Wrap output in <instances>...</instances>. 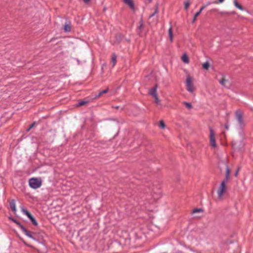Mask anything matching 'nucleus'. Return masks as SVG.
<instances>
[{"label":"nucleus","instance_id":"nucleus-1","mask_svg":"<svg viewBox=\"0 0 253 253\" xmlns=\"http://www.w3.org/2000/svg\"><path fill=\"white\" fill-rule=\"evenodd\" d=\"M186 89L190 93H193L195 88L192 83V78L188 75L186 79Z\"/></svg>","mask_w":253,"mask_h":253},{"label":"nucleus","instance_id":"nucleus-2","mask_svg":"<svg viewBox=\"0 0 253 253\" xmlns=\"http://www.w3.org/2000/svg\"><path fill=\"white\" fill-rule=\"evenodd\" d=\"M29 184L32 188L37 189L41 186L42 182L40 179L36 178H32L29 180Z\"/></svg>","mask_w":253,"mask_h":253},{"label":"nucleus","instance_id":"nucleus-3","mask_svg":"<svg viewBox=\"0 0 253 253\" xmlns=\"http://www.w3.org/2000/svg\"><path fill=\"white\" fill-rule=\"evenodd\" d=\"M210 142L212 148H215L216 147L214 132L211 127L210 128Z\"/></svg>","mask_w":253,"mask_h":253},{"label":"nucleus","instance_id":"nucleus-4","mask_svg":"<svg viewBox=\"0 0 253 253\" xmlns=\"http://www.w3.org/2000/svg\"><path fill=\"white\" fill-rule=\"evenodd\" d=\"M226 191V185L224 184V182H221L217 191V195L219 199H221L223 195Z\"/></svg>","mask_w":253,"mask_h":253},{"label":"nucleus","instance_id":"nucleus-5","mask_svg":"<svg viewBox=\"0 0 253 253\" xmlns=\"http://www.w3.org/2000/svg\"><path fill=\"white\" fill-rule=\"evenodd\" d=\"M211 2H208L206 4L203 5V6H202L201 7V8L200 9L199 11H198L197 12H196L194 16V18H193V20L192 21V23H194L195 22V21L197 19V18L198 16L200 15V14H201V13L202 12V11L209 5L211 4Z\"/></svg>","mask_w":253,"mask_h":253},{"label":"nucleus","instance_id":"nucleus-6","mask_svg":"<svg viewBox=\"0 0 253 253\" xmlns=\"http://www.w3.org/2000/svg\"><path fill=\"white\" fill-rule=\"evenodd\" d=\"M236 119L240 125L243 124V114L241 111L237 110L236 112Z\"/></svg>","mask_w":253,"mask_h":253},{"label":"nucleus","instance_id":"nucleus-7","mask_svg":"<svg viewBox=\"0 0 253 253\" xmlns=\"http://www.w3.org/2000/svg\"><path fill=\"white\" fill-rule=\"evenodd\" d=\"M219 83L224 87L229 88L230 87V84L229 82L224 79H222L219 81Z\"/></svg>","mask_w":253,"mask_h":253},{"label":"nucleus","instance_id":"nucleus-8","mask_svg":"<svg viewBox=\"0 0 253 253\" xmlns=\"http://www.w3.org/2000/svg\"><path fill=\"white\" fill-rule=\"evenodd\" d=\"M157 85H155L154 87L151 88L149 89V93L150 95H151L153 97H156V95H157Z\"/></svg>","mask_w":253,"mask_h":253},{"label":"nucleus","instance_id":"nucleus-9","mask_svg":"<svg viewBox=\"0 0 253 253\" xmlns=\"http://www.w3.org/2000/svg\"><path fill=\"white\" fill-rule=\"evenodd\" d=\"M124 2L127 5L130 9L134 10V5L133 1V0H123Z\"/></svg>","mask_w":253,"mask_h":253},{"label":"nucleus","instance_id":"nucleus-10","mask_svg":"<svg viewBox=\"0 0 253 253\" xmlns=\"http://www.w3.org/2000/svg\"><path fill=\"white\" fill-rule=\"evenodd\" d=\"M21 229L22 231L28 237L33 239V236L31 234V232L29 231L28 230H27L24 226H21Z\"/></svg>","mask_w":253,"mask_h":253},{"label":"nucleus","instance_id":"nucleus-11","mask_svg":"<svg viewBox=\"0 0 253 253\" xmlns=\"http://www.w3.org/2000/svg\"><path fill=\"white\" fill-rule=\"evenodd\" d=\"M64 30L65 32H69L71 31V22L69 21H67L65 23L64 26Z\"/></svg>","mask_w":253,"mask_h":253},{"label":"nucleus","instance_id":"nucleus-12","mask_svg":"<svg viewBox=\"0 0 253 253\" xmlns=\"http://www.w3.org/2000/svg\"><path fill=\"white\" fill-rule=\"evenodd\" d=\"M108 90H109L108 88H107L106 89H104L103 90L99 91L98 94H95L93 96V99H97V98L100 97L103 94H105V93H107L108 91Z\"/></svg>","mask_w":253,"mask_h":253},{"label":"nucleus","instance_id":"nucleus-13","mask_svg":"<svg viewBox=\"0 0 253 253\" xmlns=\"http://www.w3.org/2000/svg\"><path fill=\"white\" fill-rule=\"evenodd\" d=\"M9 206L11 210L13 211L14 212H15L16 211V205H15V201L14 200H12L9 203Z\"/></svg>","mask_w":253,"mask_h":253},{"label":"nucleus","instance_id":"nucleus-14","mask_svg":"<svg viewBox=\"0 0 253 253\" xmlns=\"http://www.w3.org/2000/svg\"><path fill=\"white\" fill-rule=\"evenodd\" d=\"M168 36L169 39L171 42H173V35L172 33V27H170L168 30Z\"/></svg>","mask_w":253,"mask_h":253},{"label":"nucleus","instance_id":"nucleus-15","mask_svg":"<svg viewBox=\"0 0 253 253\" xmlns=\"http://www.w3.org/2000/svg\"><path fill=\"white\" fill-rule=\"evenodd\" d=\"M22 212L25 215L27 216L29 218H30L31 216H32V214L29 212L26 209L24 208H22Z\"/></svg>","mask_w":253,"mask_h":253},{"label":"nucleus","instance_id":"nucleus-16","mask_svg":"<svg viewBox=\"0 0 253 253\" xmlns=\"http://www.w3.org/2000/svg\"><path fill=\"white\" fill-rule=\"evenodd\" d=\"M181 60L184 63H188L189 62V57L185 53L181 57Z\"/></svg>","mask_w":253,"mask_h":253},{"label":"nucleus","instance_id":"nucleus-17","mask_svg":"<svg viewBox=\"0 0 253 253\" xmlns=\"http://www.w3.org/2000/svg\"><path fill=\"white\" fill-rule=\"evenodd\" d=\"M234 5L238 9H239L241 10H243V7L238 2V1L236 0H234Z\"/></svg>","mask_w":253,"mask_h":253},{"label":"nucleus","instance_id":"nucleus-18","mask_svg":"<svg viewBox=\"0 0 253 253\" xmlns=\"http://www.w3.org/2000/svg\"><path fill=\"white\" fill-rule=\"evenodd\" d=\"M183 104L189 109H191L192 108V105L191 103L184 101L183 102Z\"/></svg>","mask_w":253,"mask_h":253},{"label":"nucleus","instance_id":"nucleus-19","mask_svg":"<svg viewBox=\"0 0 253 253\" xmlns=\"http://www.w3.org/2000/svg\"><path fill=\"white\" fill-rule=\"evenodd\" d=\"M29 219H30V220L32 222L33 224H34L35 226H37L38 225V222H37V220H36V219L33 216H31L30 217V218H29Z\"/></svg>","mask_w":253,"mask_h":253},{"label":"nucleus","instance_id":"nucleus-20","mask_svg":"<svg viewBox=\"0 0 253 253\" xmlns=\"http://www.w3.org/2000/svg\"><path fill=\"white\" fill-rule=\"evenodd\" d=\"M158 12V5H156L155 6V9L154 12L153 13H152V14H151L150 15L149 17L151 18V17H153Z\"/></svg>","mask_w":253,"mask_h":253},{"label":"nucleus","instance_id":"nucleus-21","mask_svg":"<svg viewBox=\"0 0 253 253\" xmlns=\"http://www.w3.org/2000/svg\"><path fill=\"white\" fill-rule=\"evenodd\" d=\"M203 212V210L202 209L199 208V209H195L192 211V213H195L197 212Z\"/></svg>","mask_w":253,"mask_h":253},{"label":"nucleus","instance_id":"nucleus-22","mask_svg":"<svg viewBox=\"0 0 253 253\" xmlns=\"http://www.w3.org/2000/svg\"><path fill=\"white\" fill-rule=\"evenodd\" d=\"M88 102V101H84V100H82V101H80L78 104H77V106H81L85 104H86Z\"/></svg>","mask_w":253,"mask_h":253},{"label":"nucleus","instance_id":"nucleus-23","mask_svg":"<svg viewBox=\"0 0 253 253\" xmlns=\"http://www.w3.org/2000/svg\"><path fill=\"white\" fill-rule=\"evenodd\" d=\"M155 99V102L156 103L157 105H160V100L159 99L158 95H156V97H154Z\"/></svg>","mask_w":253,"mask_h":253},{"label":"nucleus","instance_id":"nucleus-24","mask_svg":"<svg viewBox=\"0 0 253 253\" xmlns=\"http://www.w3.org/2000/svg\"><path fill=\"white\" fill-rule=\"evenodd\" d=\"M116 58H117V57L114 54H112L111 60H112V62H113L114 63H115L117 62Z\"/></svg>","mask_w":253,"mask_h":253},{"label":"nucleus","instance_id":"nucleus-25","mask_svg":"<svg viewBox=\"0 0 253 253\" xmlns=\"http://www.w3.org/2000/svg\"><path fill=\"white\" fill-rule=\"evenodd\" d=\"M190 6V2L189 1H187L186 2H185L184 3V7H185V9H188V8H189Z\"/></svg>","mask_w":253,"mask_h":253},{"label":"nucleus","instance_id":"nucleus-26","mask_svg":"<svg viewBox=\"0 0 253 253\" xmlns=\"http://www.w3.org/2000/svg\"><path fill=\"white\" fill-rule=\"evenodd\" d=\"M160 127H161V128H164L165 127V123L163 121H161L160 122Z\"/></svg>","mask_w":253,"mask_h":253},{"label":"nucleus","instance_id":"nucleus-27","mask_svg":"<svg viewBox=\"0 0 253 253\" xmlns=\"http://www.w3.org/2000/svg\"><path fill=\"white\" fill-rule=\"evenodd\" d=\"M229 179V176L228 175H225V177L223 180L222 181V182H224V184L226 185V183L228 181Z\"/></svg>","mask_w":253,"mask_h":253},{"label":"nucleus","instance_id":"nucleus-28","mask_svg":"<svg viewBox=\"0 0 253 253\" xmlns=\"http://www.w3.org/2000/svg\"><path fill=\"white\" fill-rule=\"evenodd\" d=\"M210 64H203V68L208 70L210 68Z\"/></svg>","mask_w":253,"mask_h":253},{"label":"nucleus","instance_id":"nucleus-29","mask_svg":"<svg viewBox=\"0 0 253 253\" xmlns=\"http://www.w3.org/2000/svg\"><path fill=\"white\" fill-rule=\"evenodd\" d=\"M224 0H217V1H214L212 3L214 4H218L223 2Z\"/></svg>","mask_w":253,"mask_h":253},{"label":"nucleus","instance_id":"nucleus-30","mask_svg":"<svg viewBox=\"0 0 253 253\" xmlns=\"http://www.w3.org/2000/svg\"><path fill=\"white\" fill-rule=\"evenodd\" d=\"M228 175V176H229V175H230V169L228 167H227L226 169V175Z\"/></svg>","mask_w":253,"mask_h":253},{"label":"nucleus","instance_id":"nucleus-31","mask_svg":"<svg viewBox=\"0 0 253 253\" xmlns=\"http://www.w3.org/2000/svg\"><path fill=\"white\" fill-rule=\"evenodd\" d=\"M35 122H33L32 125H31V126H30V127L27 129V131H29L33 127H34V126H35Z\"/></svg>","mask_w":253,"mask_h":253},{"label":"nucleus","instance_id":"nucleus-32","mask_svg":"<svg viewBox=\"0 0 253 253\" xmlns=\"http://www.w3.org/2000/svg\"><path fill=\"white\" fill-rule=\"evenodd\" d=\"M143 27V24L142 21L140 22V25L138 27L139 30H141V28Z\"/></svg>","mask_w":253,"mask_h":253},{"label":"nucleus","instance_id":"nucleus-33","mask_svg":"<svg viewBox=\"0 0 253 253\" xmlns=\"http://www.w3.org/2000/svg\"><path fill=\"white\" fill-rule=\"evenodd\" d=\"M153 198L154 199V200L158 199L161 197L160 194H159L158 196L153 195Z\"/></svg>","mask_w":253,"mask_h":253},{"label":"nucleus","instance_id":"nucleus-34","mask_svg":"<svg viewBox=\"0 0 253 253\" xmlns=\"http://www.w3.org/2000/svg\"><path fill=\"white\" fill-rule=\"evenodd\" d=\"M16 224L17 225H18L19 226V227L20 228H21V226H23V225L20 223V222H19V221H18L16 222Z\"/></svg>","mask_w":253,"mask_h":253},{"label":"nucleus","instance_id":"nucleus-35","mask_svg":"<svg viewBox=\"0 0 253 253\" xmlns=\"http://www.w3.org/2000/svg\"><path fill=\"white\" fill-rule=\"evenodd\" d=\"M239 170V169L236 171V173L235 174L236 176H237V175H238V173Z\"/></svg>","mask_w":253,"mask_h":253},{"label":"nucleus","instance_id":"nucleus-36","mask_svg":"<svg viewBox=\"0 0 253 253\" xmlns=\"http://www.w3.org/2000/svg\"><path fill=\"white\" fill-rule=\"evenodd\" d=\"M83 0L85 3H87L90 1V0Z\"/></svg>","mask_w":253,"mask_h":253},{"label":"nucleus","instance_id":"nucleus-37","mask_svg":"<svg viewBox=\"0 0 253 253\" xmlns=\"http://www.w3.org/2000/svg\"><path fill=\"white\" fill-rule=\"evenodd\" d=\"M225 127L226 129H228V126L227 125H225Z\"/></svg>","mask_w":253,"mask_h":253},{"label":"nucleus","instance_id":"nucleus-38","mask_svg":"<svg viewBox=\"0 0 253 253\" xmlns=\"http://www.w3.org/2000/svg\"><path fill=\"white\" fill-rule=\"evenodd\" d=\"M12 221L16 223V222L17 221V220L12 219Z\"/></svg>","mask_w":253,"mask_h":253},{"label":"nucleus","instance_id":"nucleus-39","mask_svg":"<svg viewBox=\"0 0 253 253\" xmlns=\"http://www.w3.org/2000/svg\"><path fill=\"white\" fill-rule=\"evenodd\" d=\"M204 63H206V64L209 63V61H206Z\"/></svg>","mask_w":253,"mask_h":253}]
</instances>
